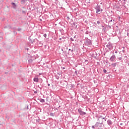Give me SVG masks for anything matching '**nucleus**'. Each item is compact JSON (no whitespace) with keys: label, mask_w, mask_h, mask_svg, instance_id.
Listing matches in <instances>:
<instances>
[{"label":"nucleus","mask_w":129,"mask_h":129,"mask_svg":"<svg viewBox=\"0 0 129 129\" xmlns=\"http://www.w3.org/2000/svg\"><path fill=\"white\" fill-rule=\"evenodd\" d=\"M92 128L93 129H103V126L102 124L99 122H96L94 125L92 126Z\"/></svg>","instance_id":"obj_1"},{"label":"nucleus","mask_w":129,"mask_h":129,"mask_svg":"<svg viewBox=\"0 0 129 129\" xmlns=\"http://www.w3.org/2000/svg\"><path fill=\"white\" fill-rule=\"evenodd\" d=\"M102 119H104V121H106L107 118H106V117H103L102 115H100L98 117V121L97 122H99L101 124H102L103 123V120H102Z\"/></svg>","instance_id":"obj_2"},{"label":"nucleus","mask_w":129,"mask_h":129,"mask_svg":"<svg viewBox=\"0 0 129 129\" xmlns=\"http://www.w3.org/2000/svg\"><path fill=\"white\" fill-rule=\"evenodd\" d=\"M78 111L80 115H85L86 114V112L82 111V109L81 108H79Z\"/></svg>","instance_id":"obj_3"},{"label":"nucleus","mask_w":129,"mask_h":129,"mask_svg":"<svg viewBox=\"0 0 129 129\" xmlns=\"http://www.w3.org/2000/svg\"><path fill=\"white\" fill-rule=\"evenodd\" d=\"M96 10H97V11H96V13L97 14H100L101 12H102V9H101L100 8V6H98L97 7Z\"/></svg>","instance_id":"obj_4"},{"label":"nucleus","mask_w":129,"mask_h":129,"mask_svg":"<svg viewBox=\"0 0 129 129\" xmlns=\"http://www.w3.org/2000/svg\"><path fill=\"white\" fill-rule=\"evenodd\" d=\"M107 123L108 125H109V126H111L113 122H112V121H111V120H110V119H108L107 121Z\"/></svg>","instance_id":"obj_5"},{"label":"nucleus","mask_w":129,"mask_h":129,"mask_svg":"<svg viewBox=\"0 0 129 129\" xmlns=\"http://www.w3.org/2000/svg\"><path fill=\"white\" fill-rule=\"evenodd\" d=\"M115 59V56H112L110 58L111 61H114V59Z\"/></svg>","instance_id":"obj_6"},{"label":"nucleus","mask_w":129,"mask_h":129,"mask_svg":"<svg viewBox=\"0 0 129 129\" xmlns=\"http://www.w3.org/2000/svg\"><path fill=\"white\" fill-rule=\"evenodd\" d=\"M39 101H40V102H42V103L45 102V99H40Z\"/></svg>","instance_id":"obj_7"},{"label":"nucleus","mask_w":129,"mask_h":129,"mask_svg":"<svg viewBox=\"0 0 129 129\" xmlns=\"http://www.w3.org/2000/svg\"><path fill=\"white\" fill-rule=\"evenodd\" d=\"M12 5L13 6V8H14V9H15V8H17V5H16V4L12 3Z\"/></svg>","instance_id":"obj_8"},{"label":"nucleus","mask_w":129,"mask_h":129,"mask_svg":"<svg viewBox=\"0 0 129 129\" xmlns=\"http://www.w3.org/2000/svg\"><path fill=\"white\" fill-rule=\"evenodd\" d=\"M31 107H32V106L31 105V104L27 105V109H31Z\"/></svg>","instance_id":"obj_9"},{"label":"nucleus","mask_w":129,"mask_h":129,"mask_svg":"<svg viewBox=\"0 0 129 129\" xmlns=\"http://www.w3.org/2000/svg\"><path fill=\"white\" fill-rule=\"evenodd\" d=\"M71 85V87L72 88H74V87H75V85H74V84H72Z\"/></svg>","instance_id":"obj_10"},{"label":"nucleus","mask_w":129,"mask_h":129,"mask_svg":"<svg viewBox=\"0 0 129 129\" xmlns=\"http://www.w3.org/2000/svg\"><path fill=\"white\" fill-rule=\"evenodd\" d=\"M38 118H39L38 117V118H36V117H35L34 120H36V121L39 122V119H38Z\"/></svg>","instance_id":"obj_11"},{"label":"nucleus","mask_w":129,"mask_h":129,"mask_svg":"<svg viewBox=\"0 0 129 129\" xmlns=\"http://www.w3.org/2000/svg\"><path fill=\"white\" fill-rule=\"evenodd\" d=\"M112 66H113V67H115V66H116V63H112Z\"/></svg>","instance_id":"obj_12"},{"label":"nucleus","mask_w":129,"mask_h":129,"mask_svg":"<svg viewBox=\"0 0 129 129\" xmlns=\"http://www.w3.org/2000/svg\"><path fill=\"white\" fill-rule=\"evenodd\" d=\"M50 115L51 116H54V113H50Z\"/></svg>","instance_id":"obj_13"},{"label":"nucleus","mask_w":129,"mask_h":129,"mask_svg":"<svg viewBox=\"0 0 129 129\" xmlns=\"http://www.w3.org/2000/svg\"><path fill=\"white\" fill-rule=\"evenodd\" d=\"M44 38H47V34H45L43 35Z\"/></svg>","instance_id":"obj_14"},{"label":"nucleus","mask_w":129,"mask_h":129,"mask_svg":"<svg viewBox=\"0 0 129 129\" xmlns=\"http://www.w3.org/2000/svg\"><path fill=\"white\" fill-rule=\"evenodd\" d=\"M38 79H36V78H34V81H38Z\"/></svg>","instance_id":"obj_15"},{"label":"nucleus","mask_w":129,"mask_h":129,"mask_svg":"<svg viewBox=\"0 0 129 129\" xmlns=\"http://www.w3.org/2000/svg\"><path fill=\"white\" fill-rule=\"evenodd\" d=\"M103 72H104V73H106V72H107L106 70H104Z\"/></svg>","instance_id":"obj_16"},{"label":"nucleus","mask_w":129,"mask_h":129,"mask_svg":"<svg viewBox=\"0 0 129 129\" xmlns=\"http://www.w3.org/2000/svg\"><path fill=\"white\" fill-rule=\"evenodd\" d=\"M34 93H35V94H37L38 93V92L37 91H34Z\"/></svg>","instance_id":"obj_17"},{"label":"nucleus","mask_w":129,"mask_h":129,"mask_svg":"<svg viewBox=\"0 0 129 129\" xmlns=\"http://www.w3.org/2000/svg\"><path fill=\"white\" fill-rule=\"evenodd\" d=\"M33 129H39V128H38V127H34Z\"/></svg>","instance_id":"obj_18"},{"label":"nucleus","mask_w":129,"mask_h":129,"mask_svg":"<svg viewBox=\"0 0 129 129\" xmlns=\"http://www.w3.org/2000/svg\"><path fill=\"white\" fill-rule=\"evenodd\" d=\"M85 99H88V97L86 96Z\"/></svg>","instance_id":"obj_19"},{"label":"nucleus","mask_w":129,"mask_h":129,"mask_svg":"<svg viewBox=\"0 0 129 129\" xmlns=\"http://www.w3.org/2000/svg\"><path fill=\"white\" fill-rule=\"evenodd\" d=\"M95 117H98V115H97V114H95Z\"/></svg>","instance_id":"obj_20"},{"label":"nucleus","mask_w":129,"mask_h":129,"mask_svg":"<svg viewBox=\"0 0 129 129\" xmlns=\"http://www.w3.org/2000/svg\"><path fill=\"white\" fill-rule=\"evenodd\" d=\"M71 41H74V39L73 38H71Z\"/></svg>","instance_id":"obj_21"},{"label":"nucleus","mask_w":129,"mask_h":129,"mask_svg":"<svg viewBox=\"0 0 129 129\" xmlns=\"http://www.w3.org/2000/svg\"><path fill=\"white\" fill-rule=\"evenodd\" d=\"M48 98H49V97H46V101H48Z\"/></svg>","instance_id":"obj_22"},{"label":"nucleus","mask_w":129,"mask_h":129,"mask_svg":"<svg viewBox=\"0 0 129 129\" xmlns=\"http://www.w3.org/2000/svg\"><path fill=\"white\" fill-rule=\"evenodd\" d=\"M97 24H100V22L97 21Z\"/></svg>","instance_id":"obj_23"},{"label":"nucleus","mask_w":129,"mask_h":129,"mask_svg":"<svg viewBox=\"0 0 129 129\" xmlns=\"http://www.w3.org/2000/svg\"><path fill=\"white\" fill-rule=\"evenodd\" d=\"M122 124H123L122 123H120V125H122Z\"/></svg>","instance_id":"obj_24"},{"label":"nucleus","mask_w":129,"mask_h":129,"mask_svg":"<svg viewBox=\"0 0 129 129\" xmlns=\"http://www.w3.org/2000/svg\"><path fill=\"white\" fill-rule=\"evenodd\" d=\"M60 107H61V106H59L57 108H60Z\"/></svg>","instance_id":"obj_25"},{"label":"nucleus","mask_w":129,"mask_h":129,"mask_svg":"<svg viewBox=\"0 0 129 129\" xmlns=\"http://www.w3.org/2000/svg\"><path fill=\"white\" fill-rule=\"evenodd\" d=\"M58 107L57 108H56L55 109H56V110H58Z\"/></svg>","instance_id":"obj_26"},{"label":"nucleus","mask_w":129,"mask_h":129,"mask_svg":"<svg viewBox=\"0 0 129 129\" xmlns=\"http://www.w3.org/2000/svg\"><path fill=\"white\" fill-rule=\"evenodd\" d=\"M77 85H81L80 84H77Z\"/></svg>","instance_id":"obj_27"},{"label":"nucleus","mask_w":129,"mask_h":129,"mask_svg":"<svg viewBox=\"0 0 129 129\" xmlns=\"http://www.w3.org/2000/svg\"><path fill=\"white\" fill-rule=\"evenodd\" d=\"M48 86H50V84H48Z\"/></svg>","instance_id":"obj_28"},{"label":"nucleus","mask_w":129,"mask_h":129,"mask_svg":"<svg viewBox=\"0 0 129 129\" xmlns=\"http://www.w3.org/2000/svg\"><path fill=\"white\" fill-rule=\"evenodd\" d=\"M60 84L62 83V81H60Z\"/></svg>","instance_id":"obj_29"},{"label":"nucleus","mask_w":129,"mask_h":129,"mask_svg":"<svg viewBox=\"0 0 129 129\" xmlns=\"http://www.w3.org/2000/svg\"><path fill=\"white\" fill-rule=\"evenodd\" d=\"M69 51H71V49H69Z\"/></svg>","instance_id":"obj_30"},{"label":"nucleus","mask_w":129,"mask_h":129,"mask_svg":"<svg viewBox=\"0 0 129 129\" xmlns=\"http://www.w3.org/2000/svg\"><path fill=\"white\" fill-rule=\"evenodd\" d=\"M63 69H65V68H63Z\"/></svg>","instance_id":"obj_31"},{"label":"nucleus","mask_w":129,"mask_h":129,"mask_svg":"<svg viewBox=\"0 0 129 129\" xmlns=\"http://www.w3.org/2000/svg\"><path fill=\"white\" fill-rule=\"evenodd\" d=\"M75 84H76V82H75Z\"/></svg>","instance_id":"obj_32"},{"label":"nucleus","mask_w":129,"mask_h":129,"mask_svg":"<svg viewBox=\"0 0 129 129\" xmlns=\"http://www.w3.org/2000/svg\"><path fill=\"white\" fill-rule=\"evenodd\" d=\"M65 82H66H66H67V81H66Z\"/></svg>","instance_id":"obj_33"},{"label":"nucleus","mask_w":129,"mask_h":129,"mask_svg":"<svg viewBox=\"0 0 129 129\" xmlns=\"http://www.w3.org/2000/svg\"><path fill=\"white\" fill-rule=\"evenodd\" d=\"M94 83H95V81H94Z\"/></svg>","instance_id":"obj_34"},{"label":"nucleus","mask_w":129,"mask_h":129,"mask_svg":"<svg viewBox=\"0 0 129 129\" xmlns=\"http://www.w3.org/2000/svg\"><path fill=\"white\" fill-rule=\"evenodd\" d=\"M105 82V83H106V82Z\"/></svg>","instance_id":"obj_35"},{"label":"nucleus","mask_w":129,"mask_h":129,"mask_svg":"<svg viewBox=\"0 0 129 129\" xmlns=\"http://www.w3.org/2000/svg\"><path fill=\"white\" fill-rule=\"evenodd\" d=\"M34 100H35V99L33 98Z\"/></svg>","instance_id":"obj_36"},{"label":"nucleus","mask_w":129,"mask_h":129,"mask_svg":"<svg viewBox=\"0 0 129 129\" xmlns=\"http://www.w3.org/2000/svg\"><path fill=\"white\" fill-rule=\"evenodd\" d=\"M33 103H35V102H34Z\"/></svg>","instance_id":"obj_37"}]
</instances>
